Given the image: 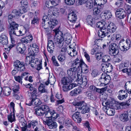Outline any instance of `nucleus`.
<instances>
[{
  "mask_svg": "<svg viewBox=\"0 0 131 131\" xmlns=\"http://www.w3.org/2000/svg\"><path fill=\"white\" fill-rule=\"evenodd\" d=\"M102 71L105 73H102L100 79V81L101 82L100 86H105L108 84L111 79L109 75L107 74L106 72H109L112 71V67L111 64L108 62H103L101 65Z\"/></svg>",
  "mask_w": 131,
  "mask_h": 131,
  "instance_id": "f257e3e1",
  "label": "nucleus"
},
{
  "mask_svg": "<svg viewBox=\"0 0 131 131\" xmlns=\"http://www.w3.org/2000/svg\"><path fill=\"white\" fill-rule=\"evenodd\" d=\"M27 26V27L26 28V26H25L23 29H21L19 30H18V29H17V30L10 31V35L12 43L13 44L14 43V37L15 36H21L25 34L28 29L29 25H28Z\"/></svg>",
  "mask_w": 131,
  "mask_h": 131,
  "instance_id": "f03ea898",
  "label": "nucleus"
},
{
  "mask_svg": "<svg viewBox=\"0 0 131 131\" xmlns=\"http://www.w3.org/2000/svg\"><path fill=\"white\" fill-rule=\"evenodd\" d=\"M70 36H68V34H64L63 36L60 35L57 37H55L54 41L57 46L61 47L63 45L64 40L65 39V41H66L70 40Z\"/></svg>",
  "mask_w": 131,
  "mask_h": 131,
  "instance_id": "7ed1b4c3",
  "label": "nucleus"
},
{
  "mask_svg": "<svg viewBox=\"0 0 131 131\" xmlns=\"http://www.w3.org/2000/svg\"><path fill=\"white\" fill-rule=\"evenodd\" d=\"M105 24V22H99L96 25L97 27L100 28V30L98 31V34L99 37L101 38L105 37L108 33L106 29L104 27Z\"/></svg>",
  "mask_w": 131,
  "mask_h": 131,
  "instance_id": "20e7f679",
  "label": "nucleus"
},
{
  "mask_svg": "<svg viewBox=\"0 0 131 131\" xmlns=\"http://www.w3.org/2000/svg\"><path fill=\"white\" fill-rule=\"evenodd\" d=\"M71 68L68 69L67 70V74L70 76H72L73 78H78V79L81 77V75L80 74V73L78 72V70L79 68L74 66L72 67L71 65Z\"/></svg>",
  "mask_w": 131,
  "mask_h": 131,
  "instance_id": "39448f33",
  "label": "nucleus"
},
{
  "mask_svg": "<svg viewBox=\"0 0 131 131\" xmlns=\"http://www.w3.org/2000/svg\"><path fill=\"white\" fill-rule=\"evenodd\" d=\"M108 52L109 53L111 56L117 55L119 52L118 46L115 43L112 44L109 46Z\"/></svg>",
  "mask_w": 131,
  "mask_h": 131,
  "instance_id": "423d86ee",
  "label": "nucleus"
},
{
  "mask_svg": "<svg viewBox=\"0 0 131 131\" xmlns=\"http://www.w3.org/2000/svg\"><path fill=\"white\" fill-rule=\"evenodd\" d=\"M43 124L47 125L50 129H55L57 127V125L56 123L53 121L51 119L47 118L43 119Z\"/></svg>",
  "mask_w": 131,
  "mask_h": 131,
  "instance_id": "0eeeda50",
  "label": "nucleus"
},
{
  "mask_svg": "<svg viewBox=\"0 0 131 131\" xmlns=\"http://www.w3.org/2000/svg\"><path fill=\"white\" fill-rule=\"evenodd\" d=\"M26 87L30 89V91H28V95L29 96H31V99H29L26 102V104L29 106H31L32 104L33 99L32 98L33 95L32 92L33 86L32 84L31 83H29L26 85Z\"/></svg>",
  "mask_w": 131,
  "mask_h": 131,
  "instance_id": "6e6552de",
  "label": "nucleus"
},
{
  "mask_svg": "<svg viewBox=\"0 0 131 131\" xmlns=\"http://www.w3.org/2000/svg\"><path fill=\"white\" fill-rule=\"evenodd\" d=\"M15 68L18 71H23L25 68V65L24 63L20 62L19 60L16 61L14 63Z\"/></svg>",
  "mask_w": 131,
  "mask_h": 131,
  "instance_id": "1a4fd4ad",
  "label": "nucleus"
},
{
  "mask_svg": "<svg viewBox=\"0 0 131 131\" xmlns=\"http://www.w3.org/2000/svg\"><path fill=\"white\" fill-rule=\"evenodd\" d=\"M81 77L79 78L78 79V78L75 80L77 82H78V83L79 85H81V86H84L87 84L88 82V79L87 77L85 76H82L81 75Z\"/></svg>",
  "mask_w": 131,
  "mask_h": 131,
  "instance_id": "9d476101",
  "label": "nucleus"
},
{
  "mask_svg": "<svg viewBox=\"0 0 131 131\" xmlns=\"http://www.w3.org/2000/svg\"><path fill=\"white\" fill-rule=\"evenodd\" d=\"M38 92L36 89H33V103L34 105L38 106L41 104V102L39 98L37 97Z\"/></svg>",
  "mask_w": 131,
  "mask_h": 131,
  "instance_id": "9b49d317",
  "label": "nucleus"
},
{
  "mask_svg": "<svg viewBox=\"0 0 131 131\" xmlns=\"http://www.w3.org/2000/svg\"><path fill=\"white\" fill-rule=\"evenodd\" d=\"M115 13L116 16L120 19L125 17L126 14L124 10L122 8L117 9Z\"/></svg>",
  "mask_w": 131,
  "mask_h": 131,
  "instance_id": "f8f14e48",
  "label": "nucleus"
},
{
  "mask_svg": "<svg viewBox=\"0 0 131 131\" xmlns=\"http://www.w3.org/2000/svg\"><path fill=\"white\" fill-rule=\"evenodd\" d=\"M0 43L3 45H6L8 43V38L4 34H2L0 36Z\"/></svg>",
  "mask_w": 131,
  "mask_h": 131,
  "instance_id": "ddd939ff",
  "label": "nucleus"
},
{
  "mask_svg": "<svg viewBox=\"0 0 131 131\" xmlns=\"http://www.w3.org/2000/svg\"><path fill=\"white\" fill-rule=\"evenodd\" d=\"M84 63V62L82 61L79 60L78 58H77L73 61L72 65V67L75 66L80 69V68L82 67Z\"/></svg>",
  "mask_w": 131,
  "mask_h": 131,
  "instance_id": "4468645a",
  "label": "nucleus"
},
{
  "mask_svg": "<svg viewBox=\"0 0 131 131\" xmlns=\"http://www.w3.org/2000/svg\"><path fill=\"white\" fill-rule=\"evenodd\" d=\"M127 97V94L125 90H120L118 92V95L117 97L119 100H122L126 99Z\"/></svg>",
  "mask_w": 131,
  "mask_h": 131,
  "instance_id": "2eb2a0df",
  "label": "nucleus"
},
{
  "mask_svg": "<svg viewBox=\"0 0 131 131\" xmlns=\"http://www.w3.org/2000/svg\"><path fill=\"white\" fill-rule=\"evenodd\" d=\"M100 5H98L96 7H95L94 8L93 10V14L95 16H97V18L96 19H98L99 18L101 15V9Z\"/></svg>",
  "mask_w": 131,
  "mask_h": 131,
  "instance_id": "dca6fc26",
  "label": "nucleus"
},
{
  "mask_svg": "<svg viewBox=\"0 0 131 131\" xmlns=\"http://www.w3.org/2000/svg\"><path fill=\"white\" fill-rule=\"evenodd\" d=\"M78 108L79 110H82L81 111V113L83 114H84L88 112L89 111L88 107L86 106V104L84 101H82V103L80 107Z\"/></svg>",
  "mask_w": 131,
  "mask_h": 131,
  "instance_id": "f3484780",
  "label": "nucleus"
},
{
  "mask_svg": "<svg viewBox=\"0 0 131 131\" xmlns=\"http://www.w3.org/2000/svg\"><path fill=\"white\" fill-rule=\"evenodd\" d=\"M16 49L18 51L21 53H23L25 51L26 48L25 45L22 43H19L17 46Z\"/></svg>",
  "mask_w": 131,
  "mask_h": 131,
  "instance_id": "a211bd4d",
  "label": "nucleus"
},
{
  "mask_svg": "<svg viewBox=\"0 0 131 131\" xmlns=\"http://www.w3.org/2000/svg\"><path fill=\"white\" fill-rule=\"evenodd\" d=\"M68 19L72 23H74L77 19V16L75 13L72 11L69 14Z\"/></svg>",
  "mask_w": 131,
  "mask_h": 131,
  "instance_id": "6ab92c4d",
  "label": "nucleus"
},
{
  "mask_svg": "<svg viewBox=\"0 0 131 131\" xmlns=\"http://www.w3.org/2000/svg\"><path fill=\"white\" fill-rule=\"evenodd\" d=\"M54 45L53 41L51 40H48L47 45L48 51L50 53H52L54 50Z\"/></svg>",
  "mask_w": 131,
  "mask_h": 131,
  "instance_id": "aec40b11",
  "label": "nucleus"
},
{
  "mask_svg": "<svg viewBox=\"0 0 131 131\" xmlns=\"http://www.w3.org/2000/svg\"><path fill=\"white\" fill-rule=\"evenodd\" d=\"M72 81V76H69L68 77H64L61 80V82L63 85H68Z\"/></svg>",
  "mask_w": 131,
  "mask_h": 131,
  "instance_id": "412c9836",
  "label": "nucleus"
},
{
  "mask_svg": "<svg viewBox=\"0 0 131 131\" xmlns=\"http://www.w3.org/2000/svg\"><path fill=\"white\" fill-rule=\"evenodd\" d=\"M32 39V35H29L28 36H26L22 38L21 39V41L22 43L27 44L31 42Z\"/></svg>",
  "mask_w": 131,
  "mask_h": 131,
  "instance_id": "4be33fe9",
  "label": "nucleus"
},
{
  "mask_svg": "<svg viewBox=\"0 0 131 131\" xmlns=\"http://www.w3.org/2000/svg\"><path fill=\"white\" fill-rule=\"evenodd\" d=\"M73 119L76 122L79 123L81 122L82 119L79 113L76 112L72 116Z\"/></svg>",
  "mask_w": 131,
  "mask_h": 131,
  "instance_id": "5701e85b",
  "label": "nucleus"
},
{
  "mask_svg": "<svg viewBox=\"0 0 131 131\" xmlns=\"http://www.w3.org/2000/svg\"><path fill=\"white\" fill-rule=\"evenodd\" d=\"M128 113L127 111L121 114L119 116L120 120L123 122L127 121L128 120Z\"/></svg>",
  "mask_w": 131,
  "mask_h": 131,
  "instance_id": "b1692460",
  "label": "nucleus"
},
{
  "mask_svg": "<svg viewBox=\"0 0 131 131\" xmlns=\"http://www.w3.org/2000/svg\"><path fill=\"white\" fill-rule=\"evenodd\" d=\"M116 28V27L114 24L113 23H110L107 26L106 29L108 32V30L110 32L112 33L115 31Z\"/></svg>",
  "mask_w": 131,
  "mask_h": 131,
  "instance_id": "393cba45",
  "label": "nucleus"
},
{
  "mask_svg": "<svg viewBox=\"0 0 131 131\" xmlns=\"http://www.w3.org/2000/svg\"><path fill=\"white\" fill-rule=\"evenodd\" d=\"M48 23L50 29L53 28L54 26L56 25L58 23V21L55 19H51L50 21L47 22Z\"/></svg>",
  "mask_w": 131,
  "mask_h": 131,
  "instance_id": "a878e982",
  "label": "nucleus"
},
{
  "mask_svg": "<svg viewBox=\"0 0 131 131\" xmlns=\"http://www.w3.org/2000/svg\"><path fill=\"white\" fill-rule=\"evenodd\" d=\"M93 19H94L91 15H88L86 19V22L88 25L92 26L93 24H94Z\"/></svg>",
  "mask_w": 131,
  "mask_h": 131,
  "instance_id": "bb28decb",
  "label": "nucleus"
},
{
  "mask_svg": "<svg viewBox=\"0 0 131 131\" xmlns=\"http://www.w3.org/2000/svg\"><path fill=\"white\" fill-rule=\"evenodd\" d=\"M34 109L35 110L36 114L38 115L41 116L43 115L45 112L40 107L36 108L34 107Z\"/></svg>",
  "mask_w": 131,
  "mask_h": 131,
  "instance_id": "cd10ccee",
  "label": "nucleus"
},
{
  "mask_svg": "<svg viewBox=\"0 0 131 131\" xmlns=\"http://www.w3.org/2000/svg\"><path fill=\"white\" fill-rule=\"evenodd\" d=\"M38 10H37L35 11L34 14V17L33 18V24L36 23L37 24L39 23V18L38 16Z\"/></svg>",
  "mask_w": 131,
  "mask_h": 131,
  "instance_id": "c85d7f7f",
  "label": "nucleus"
},
{
  "mask_svg": "<svg viewBox=\"0 0 131 131\" xmlns=\"http://www.w3.org/2000/svg\"><path fill=\"white\" fill-rule=\"evenodd\" d=\"M106 109V113L108 115L112 116L114 114L115 110L114 109L112 108V107H108V109L107 108Z\"/></svg>",
  "mask_w": 131,
  "mask_h": 131,
  "instance_id": "c756f323",
  "label": "nucleus"
},
{
  "mask_svg": "<svg viewBox=\"0 0 131 131\" xmlns=\"http://www.w3.org/2000/svg\"><path fill=\"white\" fill-rule=\"evenodd\" d=\"M94 1L95 5H100L101 7L106 2V0H103V1L102 0H97L96 1Z\"/></svg>",
  "mask_w": 131,
  "mask_h": 131,
  "instance_id": "7c9ffc66",
  "label": "nucleus"
},
{
  "mask_svg": "<svg viewBox=\"0 0 131 131\" xmlns=\"http://www.w3.org/2000/svg\"><path fill=\"white\" fill-rule=\"evenodd\" d=\"M10 25V28L11 29V31L14 30H15L17 29L18 25L17 24H16L15 22H12L9 23Z\"/></svg>",
  "mask_w": 131,
  "mask_h": 131,
  "instance_id": "2f4dec72",
  "label": "nucleus"
},
{
  "mask_svg": "<svg viewBox=\"0 0 131 131\" xmlns=\"http://www.w3.org/2000/svg\"><path fill=\"white\" fill-rule=\"evenodd\" d=\"M11 91L10 89L8 87H4L3 89V93L5 95L8 96L9 95Z\"/></svg>",
  "mask_w": 131,
  "mask_h": 131,
  "instance_id": "473e14b6",
  "label": "nucleus"
},
{
  "mask_svg": "<svg viewBox=\"0 0 131 131\" xmlns=\"http://www.w3.org/2000/svg\"><path fill=\"white\" fill-rule=\"evenodd\" d=\"M15 112H11L10 115L8 116V119L9 121L11 123L15 119Z\"/></svg>",
  "mask_w": 131,
  "mask_h": 131,
  "instance_id": "72a5a7b5",
  "label": "nucleus"
},
{
  "mask_svg": "<svg viewBox=\"0 0 131 131\" xmlns=\"http://www.w3.org/2000/svg\"><path fill=\"white\" fill-rule=\"evenodd\" d=\"M50 4L49 2H47L46 3V7L48 8H49L50 7H52L54 6H56L57 4L53 1H50Z\"/></svg>",
  "mask_w": 131,
  "mask_h": 131,
  "instance_id": "f704fd0d",
  "label": "nucleus"
},
{
  "mask_svg": "<svg viewBox=\"0 0 131 131\" xmlns=\"http://www.w3.org/2000/svg\"><path fill=\"white\" fill-rule=\"evenodd\" d=\"M56 97L57 99L59 100L57 101L58 104H61L64 102L63 99H62V95L61 94H59L58 93H57L56 95Z\"/></svg>",
  "mask_w": 131,
  "mask_h": 131,
  "instance_id": "c9c22d12",
  "label": "nucleus"
},
{
  "mask_svg": "<svg viewBox=\"0 0 131 131\" xmlns=\"http://www.w3.org/2000/svg\"><path fill=\"white\" fill-rule=\"evenodd\" d=\"M26 59L27 63H28L29 64H30L31 67H32L33 66L31 63L32 62L33 56L32 54H31L30 55L27 56L26 57Z\"/></svg>",
  "mask_w": 131,
  "mask_h": 131,
  "instance_id": "e433bc0d",
  "label": "nucleus"
},
{
  "mask_svg": "<svg viewBox=\"0 0 131 131\" xmlns=\"http://www.w3.org/2000/svg\"><path fill=\"white\" fill-rule=\"evenodd\" d=\"M87 70V66L84 63L78 70V72L80 73V74L81 75V73L83 71H86Z\"/></svg>",
  "mask_w": 131,
  "mask_h": 131,
  "instance_id": "4c0bfd02",
  "label": "nucleus"
},
{
  "mask_svg": "<svg viewBox=\"0 0 131 131\" xmlns=\"http://www.w3.org/2000/svg\"><path fill=\"white\" fill-rule=\"evenodd\" d=\"M86 3V7L87 9H91L93 8V3L92 1H87Z\"/></svg>",
  "mask_w": 131,
  "mask_h": 131,
  "instance_id": "58836bf2",
  "label": "nucleus"
},
{
  "mask_svg": "<svg viewBox=\"0 0 131 131\" xmlns=\"http://www.w3.org/2000/svg\"><path fill=\"white\" fill-rule=\"evenodd\" d=\"M104 14L105 18L107 19L111 18L112 16V14L110 11L109 10L106 11L104 13Z\"/></svg>",
  "mask_w": 131,
  "mask_h": 131,
  "instance_id": "ea45409f",
  "label": "nucleus"
},
{
  "mask_svg": "<svg viewBox=\"0 0 131 131\" xmlns=\"http://www.w3.org/2000/svg\"><path fill=\"white\" fill-rule=\"evenodd\" d=\"M65 55L63 54L62 53H61L58 57V59L60 61H63L66 59V57Z\"/></svg>",
  "mask_w": 131,
  "mask_h": 131,
  "instance_id": "a19ab883",
  "label": "nucleus"
},
{
  "mask_svg": "<svg viewBox=\"0 0 131 131\" xmlns=\"http://www.w3.org/2000/svg\"><path fill=\"white\" fill-rule=\"evenodd\" d=\"M124 0H117L115 3V5L117 7H121L123 5Z\"/></svg>",
  "mask_w": 131,
  "mask_h": 131,
  "instance_id": "79ce46f5",
  "label": "nucleus"
},
{
  "mask_svg": "<svg viewBox=\"0 0 131 131\" xmlns=\"http://www.w3.org/2000/svg\"><path fill=\"white\" fill-rule=\"evenodd\" d=\"M39 90L41 93L47 92V89H45V86L42 84H41L38 88Z\"/></svg>",
  "mask_w": 131,
  "mask_h": 131,
  "instance_id": "37998d69",
  "label": "nucleus"
},
{
  "mask_svg": "<svg viewBox=\"0 0 131 131\" xmlns=\"http://www.w3.org/2000/svg\"><path fill=\"white\" fill-rule=\"evenodd\" d=\"M107 89V87H105L101 89H99L96 88L95 92H97L98 93L101 94L106 91Z\"/></svg>",
  "mask_w": 131,
  "mask_h": 131,
  "instance_id": "c03bdc74",
  "label": "nucleus"
},
{
  "mask_svg": "<svg viewBox=\"0 0 131 131\" xmlns=\"http://www.w3.org/2000/svg\"><path fill=\"white\" fill-rule=\"evenodd\" d=\"M50 77H49V78L47 81L46 82H45V84L46 85H48L49 83H50L49 81H51V82H50V83H51V81L52 80L53 81V82L52 83V84H54V82H55L56 80L55 79V77L54 76H53V77H52L51 78H49Z\"/></svg>",
  "mask_w": 131,
  "mask_h": 131,
  "instance_id": "a18cd8bd",
  "label": "nucleus"
},
{
  "mask_svg": "<svg viewBox=\"0 0 131 131\" xmlns=\"http://www.w3.org/2000/svg\"><path fill=\"white\" fill-rule=\"evenodd\" d=\"M120 103H115L113 104L112 105H111V107L113 108L114 109L116 110L119 109H121Z\"/></svg>",
  "mask_w": 131,
  "mask_h": 131,
  "instance_id": "49530a36",
  "label": "nucleus"
},
{
  "mask_svg": "<svg viewBox=\"0 0 131 131\" xmlns=\"http://www.w3.org/2000/svg\"><path fill=\"white\" fill-rule=\"evenodd\" d=\"M119 47L120 49L123 51H126L128 50L129 49V47H126L125 46L122 45L121 43H120L119 45Z\"/></svg>",
  "mask_w": 131,
  "mask_h": 131,
  "instance_id": "de8ad7c7",
  "label": "nucleus"
},
{
  "mask_svg": "<svg viewBox=\"0 0 131 131\" xmlns=\"http://www.w3.org/2000/svg\"><path fill=\"white\" fill-rule=\"evenodd\" d=\"M82 103V101L80 102L74 101L72 103V104L75 106L76 108H78V107H80Z\"/></svg>",
  "mask_w": 131,
  "mask_h": 131,
  "instance_id": "09e8293b",
  "label": "nucleus"
},
{
  "mask_svg": "<svg viewBox=\"0 0 131 131\" xmlns=\"http://www.w3.org/2000/svg\"><path fill=\"white\" fill-rule=\"evenodd\" d=\"M52 111L50 110L49 111L45 113V116L46 118H48V119H51V114L52 113Z\"/></svg>",
  "mask_w": 131,
  "mask_h": 131,
  "instance_id": "8fccbe9b",
  "label": "nucleus"
},
{
  "mask_svg": "<svg viewBox=\"0 0 131 131\" xmlns=\"http://www.w3.org/2000/svg\"><path fill=\"white\" fill-rule=\"evenodd\" d=\"M40 107L43 110L44 112L45 111L47 112L50 110L49 107L47 105H42Z\"/></svg>",
  "mask_w": 131,
  "mask_h": 131,
  "instance_id": "3c124183",
  "label": "nucleus"
},
{
  "mask_svg": "<svg viewBox=\"0 0 131 131\" xmlns=\"http://www.w3.org/2000/svg\"><path fill=\"white\" fill-rule=\"evenodd\" d=\"M110 57L109 56L106 55L103 57L102 60L103 62H107L110 60Z\"/></svg>",
  "mask_w": 131,
  "mask_h": 131,
  "instance_id": "603ef678",
  "label": "nucleus"
},
{
  "mask_svg": "<svg viewBox=\"0 0 131 131\" xmlns=\"http://www.w3.org/2000/svg\"><path fill=\"white\" fill-rule=\"evenodd\" d=\"M58 116L59 115L58 114L55 112L54 111H52L51 117V119H56L58 117Z\"/></svg>",
  "mask_w": 131,
  "mask_h": 131,
  "instance_id": "864d4df0",
  "label": "nucleus"
},
{
  "mask_svg": "<svg viewBox=\"0 0 131 131\" xmlns=\"http://www.w3.org/2000/svg\"><path fill=\"white\" fill-rule=\"evenodd\" d=\"M15 104L12 102L10 103V109L11 112H15V111L14 109Z\"/></svg>",
  "mask_w": 131,
  "mask_h": 131,
  "instance_id": "5fc2aeb1",
  "label": "nucleus"
},
{
  "mask_svg": "<svg viewBox=\"0 0 131 131\" xmlns=\"http://www.w3.org/2000/svg\"><path fill=\"white\" fill-rule=\"evenodd\" d=\"M52 61L53 63V64L56 66H59V65L57 61L56 60V58L55 56H53L52 58Z\"/></svg>",
  "mask_w": 131,
  "mask_h": 131,
  "instance_id": "6e6d98bb",
  "label": "nucleus"
},
{
  "mask_svg": "<svg viewBox=\"0 0 131 131\" xmlns=\"http://www.w3.org/2000/svg\"><path fill=\"white\" fill-rule=\"evenodd\" d=\"M66 4L69 5H73L75 3V0H65Z\"/></svg>",
  "mask_w": 131,
  "mask_h": 131,
  "instance_id": "4d7b16f0",
  "label": "nucleus"
},
{
  "mask_svg": "<svg viewBox=\"0 0 131 131\" xmlns=\"http://www.w3.org/2000/svg\"><path fill=\"white\" fill-rule=\"evenodd\" d=\"M91 74L93 77H95L97 76L98 74V71L96 69L93 70Z\"/></svg>",
  "mask_w": 131,
  "mask_h": 131,
  "instance_id": "13d9d810",
  "label": "nucleus"
},
{
  "mask_svg": "<svg viewBox=\"0 0 131 131\" xmlns=\"http://www.w3.org/2000/svg\"><path fill=\"white\" fill-rule=\"evenodd\" d=\"M29 74L27 72H25L24 73H23L21 74V77L22 78L23 77H25V80H28V75Z\"/></svg>",
  "mask_w": 131,
  "mask_h": 131,
  "instance_id": "bf43d9fd",
  "label": "nucleus"
},
{
  "mask_svg": "<svg viewBox=\"0 0 131 131\" xmlns=\"http://www.w3.org/2000/svg\"><path fill=\"white\" fill-rule=\"evenodd\" d=\"M12 14H13L14 16H19L21 14L20 11L18 12L16 10H13L12 12Z\"/></svg>",
  "mask_w": 131,
  "mask_h": 131,
  "instance_id": "052dcab7",
  "label": "nucleus"
},
{
  "mask_svg": "<svg viewBox=\"0 0 131 131\" xmlns=\"http://www.w3.org/2000/svg\"><path fill=\"white\" fill-rule=\"evenodd\" d=\"M121 108L122 109L123 108L127 107H128L127 104L126 102H123L120 103Z\"/></svg>",
  "mask_w": 131,
  "mask_h": 131,
  "instance_id": "680f3d73",
  "label": "nucleus"
},
{
  "mask_svg": "<svg viewBox=\"0 0 131 131\" xmlns=\"http://www.w3.org/2000/svg\"><path fill=\"white\" fill-rule=\"evenodd\" d=\"M15 80L19 83H21L22 82L21 78L20 76H16L14 77Z\"/></svg>",
  "mask_w": 131,
  "mask_h": 131,
  "instance_id": "e2e57ef3",
  "label": "nucleus"
},
{
  "mask_svg": "<svg viewBox=\"0 0 131 131\" xmlns=\"http://www.w3.org/2000/svg\"><path fill=\"white\" fill-rule=\"evenodd\" d=\"M13 90L15 93H16L18 91L19 87L18 85H15L13 88Z\"/></svg>",
  "mask_w": 131,
  "mask_h": 131,
  "instance_id": "0e129e2a",
  "label": "nucleus"
},
{
  "mask_svg": "<svg viewBox=\"0 0 131 131\" xmlns=\"http://www.w3.org/2000/svg\"><path fill=\"white\" fill-rule=\"evenodd\" d=\"M13 16H14L12 14L8 15V21L9 23L13 22L12 21L13 20Z\"/></svg>",
  "mask_w": 131,
  "mask_h": 131,
  "instance_id": "69168bd1",
  "label": "nucleus"
},
{
  "mask_svg": "<svg viewBox=\"0 0 131 131\" xmlns=\"http://www.w3.org/2000/svg\"><path fill=\"white\" fill-rule=\"evenodd\" d=\"M42 27L45 29H47L49 27V25L48 24V23H47L44 22H42Z\"/></svg>",
  "mask_w": 131,
  "mask_h": 131,
  "instance_id": "338daca9",
  "label": "nucleus"
},
{
  "mask_svg": "<svg viewBox=\"0 0 131 131\" xmlns=\"http://www.w3.org/2000/svg\"><path fill=\"white\" fill-rule=\"evenodd\" d=\"M51 15H53L54 16H57L59 15V12L57 9L53 10V12H52Z\"/></svg>",
  "mask_w": 131,
  "mask_h": 131,
  "instance_id": "774afa93",
  "label": "nucleus"
}]
</instances>
